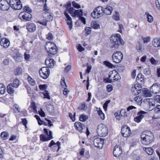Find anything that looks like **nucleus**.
<instances>
[{
    "label": "nucleus",
    "mask_w": 160,
    "mask_h": 160,
    "mask_svg": "<svg viewBox=\"0 0 160 160\" xmlns=\"http://www.w3.org/2000/svg\"><path fill=\"white\" fill-rule=\"evenodd\" d=\"M146 112L143 111H141L138 113V117L142 119L144 117V114H145Z\"/></svg>",
    "instance_id": "nucleus-50"
},
{
    "label": "nucleus",
    "mask_w": 160,
    "mask_h": 160,
    "mask_svg": "<svg viewBox=\"0 0 160 160\" xmlns=\"http://www.w3.org/2000/svg\"><path fill=\"white\" fill-rule=\"evenodd\" d=\"M146 100L149 103V104L150 107L149 110V111H151L154 108L155 102L153 100L152 98H147V99Z\"/></svg>",
    "instance_id": "nucleus-25"
},
{
    "label": "nucleus",
    "mask_w": 160,
    "mask_h": 160,
    "mask_svg": "<svg viewBox=\"0 0 160 160\" xmlns=\"http://www.w3.org/2000/svg\"><path fill=\"white\" fill-rule=\"evenodd\" d=\"M122 149L121 146L116 145L113 150V155L115 157H117L122 153Z\"/></svg>",
    "instance_id": "nucleus-18"
},
{
    "label": "nucleus",
    "mask_w": 160,
    "mask_h": 160,
    "mask_svg": "<svg viewBox=\"0 0 160 160\" xmlns=\"http://www.w3.org/2000/svg\"><path fill=\"white\" fill-rule=\"evenodd\" d=\"M88 118V116L84 114H82L79 118V120L82 122H84Z\"/></svg>",
    "instance_id": "nucleus-40"
},
{
    "label": "nucleus",
    "mask_w": 160,
    "mask_h": 160,
    "mask_svg": "<svg viewBox=\"0 0 160 160\" xmlns=\"http://www.w3.org/2000/svg\"><path fill=\"white\" fill-rule=\"evenodd\" d=\"M19 18L21 20L25 21H29L31 19L32 15L29 13H20L18 16Z\"/></svg>",
    "instance_id": "nucleus-12"
},
{
    "label": "nucleus",
    "mask_w": 160,
    "mask_h": 160,
    "mask_svg": "<svg viewBox=\"0 0 160 160\" xmlns=\"http://www.w3.org/2000/svg\"><path fill=\"white\" fill-rule=\"evenodd\" d=\"M121 78V77L120 75L116 72V74H115L113 79H112V81H117Z\"/></svg>",
    "instance_id": "nucleus-46"
},
{
    "label": "nucleus",
    "mask_w": 160,
    "mask_h": 160,
    "mask_svg": "<svg viewBox=\"0 0 160 160\" xmlns=\"http://www.w3.org/2000/svg\"><path fill=\"white\" fill-rule=\"evenodd\" d=\"M74 126L76 129L80 133L82 132L84 126L80 122H76L74 123Z\"/></svg>",
    "instance_id": "nucleus-22"
},
{
    "label": "nucleus",
    "mask_w": 160,
    "mask_h": 160,
    "mask_svg": "<svg viewBox=\"0 0 160 160\" xmlns=\"http://www.w3.org/2000/svg\"><path fill=\"white\" fill-rule=\"evenodd\" d=\"M113 18L116 21H118L119 20L120 15L118 13L116 12L115 13L113 16Z\"/></svg>",
    "instance_id": "nucleus-52"
},
{
    "label": "nucleus",
    "mask_w": 160,
    "mask_h": 160,
    "mask_svg": "<svg viewBox=\"0 0 160 160\" xmlns=\"http://www.w3.org/2000/svg\"><path fill=\"white\" fill-rule=\"evenodd\" d=\"M23 11L26 13H30L32 12L31 9L28 7L25 6L23 8Z\"/></svg>",
    "instance_id": "nucleus-55"
},
{
    "label": "nucleus",
    "mask_w": 160,
    "mask_h": 160,
    "mask_svg": "<svg viewBox=\"0 0 160 160\" xmlns=\"http://www.w3.org/2000/svg\"><path fill=\"white\" fill-rule=\"evenodd\" d=\"M143 91V95L145 97H150L151 96V93L148 89L144 88Z\"/></svg>",
    "instance_id": "nucleus-32"
},
{
    "label": "nucleus",
    "mask_w": 160,
    "mask_h": 160,
    "mask_svg": "<svg viewBox=\"0 0 160 160\" xmlns=\"http://www.w3.org/2000/svg\"><path fill=\"white\" fill-rule=\"evenodd\" d=\"M8 136V134L5 132H3L1 134V137L3 139L6 140Z\"/></svg>",
    "instance_id": "nucleus-47"
},
{
    "label": "nucleus",
    "mask_w": 160,
    "mask_h": 160,
    "mask_svg": "<svg viewBox=\"0 0 160 160\" xmlns=\"http://www.w3.org/2000/svg\"><path fill=\"white\" fill-rule=\"evenodd\" d=\"M44 133L46 134H41L40 136V140L43 142L50 140L53 138L52 132L49 129L46 128L43 129Z\"/></svg>",
    "instance_id": "nucleus-7"
},
{
    "label": "nucleus",
    "mask_w": 160,
    "mask_h": 160,
    "mask_svg": "<svg viewBox=\"0 0 160 160\" xmlns=\"http://www.w3.org/2000/svg\"><path fill=\"white\" fill-rule=\"evenodd\" d=\"M21 54L19 53L16 54L14 56V58L15 61L18 62H19L21 61Z\"/></svg>",
    "instance_id": "nucleus-42"
},
{
    "label": "nucleus",
    "mask_w": 160,
    "mask_h": 160,
    "mask_svg": "<svg viewBox=\"0 0 160 160\" xmlns=\"http://www.w3.org/2000/svg\"><path fill=\"white\" fill-rule=\"evenodd\" d=\"M110 102V100H108L104 103L103 105V108L105 111L107 110L108 104Z\"/></svg>",
    "instance_id": "nucleus-59"
},
{
    "label": "nucleus",
    "mask_w": 160,
    "mask_h": 160,
    "mask_svg": "<svg viewBox=\"0 0 160 160\" xmlns=\"http://www.w3.org/2000/svg\"><path fill=\"white\" fill-rule=\"evenodd\" d=\"M22 72V68L20 67H18L14 71L15 74L16 75L21 74Z\"/></svg>",
    "instance_id": "nucleus-30"
},
{
    "label": "nucleus",
    "mask_w": 160,
    "mask_h": 160,
    "mask_svg": "<svg viewBox=\"0 0 160 160\" xmlns=\"http://www.w3.org/2000/svg\"><path fill=\"white\" fill-rule=\"evenodd\" d=\"M85 30L86 34L87 35L90 34L91 32V28L90 27H85Z\"/></svg>",
    "instance_id": "nucleus-56"
},
{
    "label": "nucleus",
    "mask_w": 160,
    "mask_h": 160,
    "mask_svg": "<svg viewBox=\"0 0 160 160\" xmlns=\"http://www.w3.org/2000/svg\"><path fill=\"white\" fill-rule=\"evenodd\" d=\"M46 36L47 39L49 40H52L53 38V36L52 33L50 32Z\"/></svg>",
    "instance_id": "nucleus-64"
},
{
    "label": "nucleus",
    "mask_w": 160,
    "mask_h": 160,
    "mask_svg": "<svg viewBox=\"0 0 160 160\" xmlns=\"http://www.w3.org/2000/svg\"><path fill=\"white\" fill-rule=\"evenodd\" d=\"M142 39L144 43H147L150 41V38L149 37L142 38Z\"/></svg>",
    "instance_id": "nucleus-54"
},
{
    "label": "nucleus",
    "mask_w": 160,
    "mask_h": 160,
    "mask_svg": "<svg viewBox=\"0 0 160 160\" xmlns=\"http://www.w3.org/2000/svg\"><path fill=\"white\" fill-rule=\"evenodd\" d=\"M123 55L120 51H118L114 52L112 55V61L116 63H120L122 60Z\"/></svg>",
    "instance_id": "nucleus-8"
},
{
    "label": "nucleus",
    "mask_w": 160,
    "mask_h": 160,
    "mask_svg": "<svg viewBox=\"0 0 160 160\" xmlns=\"http://www.w3.org/2000/svg\"><path fill=\"white\" fill-rule=\"evenodd\" d=\"M113 10L112 8L110 6H107L106 7L104 8V14L106 15H109L112 13Z\"/></svg>",
    "instance_id": "nucleus-24"
},
{
    "label": "nucleus",
    "mask_w": 160,
    "mask_h": 160,
    "mask_svg": "<svg viewBox=\"0 0 160 160\" xmlns=\"http://www.w3.org/2000/svg\"><path fill=\"white\" fill-rule=\"evenodd\" d=\"M13 86H12L11 84H9L7 87V92L9 94L13 93L14 91Z\"/></svg>",
    "instance_id": "nucleus-31"
},
{
    "label": "nucleus",
    "mask_w": 160,
    "mask_h": 160,
    "mask_svg": "<svg viewBox=\"0 0 160 160\" xmlns=\"http://www.w3.org/2000/svg\"><path fill=\"white\" fill-rule=\"evenodd\" d=\"M72 4L73 7L75 8L79 9L81 8V6L80 5L78 4L75 1L72 2Z\"/></svg>",
    "instance_id": "nucleus-53"
},
{
    "label": "nucleus",
    "mask_w": 160,
    "mask_h": 160,
    "mask_svg": "<svg viewBox=\"0 0 160 160\" xmlns=\"http://www.w3.org/2000/svg\"><path fill=\"white\" fill-rule=\"evenodd\" d=\"M91 27L94 29H98L100 28V25L98 22L93 21L91 23Z\"/></svg>",
    "instance_id": "nucleus-33"
},
{
    "label": "nucleus",
    "mask_w": 160,
    "mask_h": 160,
    "mask_svg": "<svg viewBox=\"0 0 160 160\" xmlns=\"http://www.w3.org/2000/svg\"><path fill=\"white\" fill-rule=\"evenodd\" d=\"M145 14L146 16L148 22L150 23H152L153 21V17L147 12H146Z\"/></svg>",
    "instance_id": "nucleus-28"
},
{
    "label": "nucleus",
    "mask_w": 160,
    "mask_h": 160,
    "mask_svg": "<svg viewBox=\"0 0 160 160\" xmlns=\"http://www.w3.org/2000/svg\"><path fill=\"white\" fill-rule=\"evenodd\" d=\"M136 48L139 52H144V47L140 44L137 46Z\"/></svg>",
    "instance_id": "nucleus-48"
},
{
    "label": "nucleus",
    "mask_w": 160,
    "mask_h": 160,
    "mask_svg": "<svg viewBox=\"0 0 160 160\" xmlns=\"http://www.w3.org/2000/svg\"><path fill=\"white\" fill-rule=\"evenodd\" d=\"M136 80L137 82H141L144 81V77L141 73H139L136 78Z\"/></svg>",
    "instance_id": "nucleus-39"
},
{
    "label": "nucleus",
    "mask_w": 160,
    "mask_h": 160,
    "mask_svg": "<svg viewBox=\"0 0 160 160\" xmlns=\"http://www.w3.org/2000/svg\"><path fill=\"white\" fill-rule=\"evenodd\" d=\"M6 90V88L4 85L0 83V94H3L4 93Z\"/></svg>",
    "instance_id": "nucleus-44"
},
{
    "label": "nucleus",
    "mask_w": 160,
    "mask_h": 160,
    "mask_svg": "<svg viewBox=\"0 0 160 160\" xmlns=\"http://www.w3.org/2000/svg\"><path fill=\"white\" fill-rule=\"evenodd\" d=\"M106 88L107 91L109 92H111L113 89L112 86L110 84L108 85Z\"/></svg>",
    "instance_id": "nucleus-62"
},
{
    "label": "nucleus",
    "mask_w": 160,
    "mask_h": 160,
    "mask_svg": "<svg viewBox=\"0 0 160 160\" xmlns=\"http://www.w3.org/2000/svg\"><path fill=\"white\" fill-rule=\"evenodd\" d=\"M136 108L134 106H130L128 107L127 108V111L128 112L129 111L131 112H133L132 110L133 109H136Z\"/></svg>",
    "instance_id": "nucleus-63"
},
{
    "label": "nucleus",
    "mask_w": 160,
    "mask_h": 160,
    "mask_svg": "<svg viewBox=\"0 0 160 160\" xmlns=\"http://www.w3.org/2000/svg\"><path fill=\"white\" fill-rule=\"evenodd\" d=\"M159 38H156L153 39L152 43L153 46L155 47H159Z\"/></svg>",
    "instance_id": "nucleus-35"
},
{
    "label": "nucleus",
    "mask_w": 160,
    "mask_h": 160,
    "mask_svg": "<svg viewBox=\"0 0 160 160\" xmlns=\"http://www.w3.org/2000/svg\"><path fill=\"white\" fill-rule=\"evenodd\" d=\"M39 73L41 77L44 79H47L50 73V70L48 67H45L42 68L39 70Z\"/></svg>",
    "instance_id": "nucleus-9"
},
{
    "label": "nucleus",
    "mask_w": 160,
    "mask_h": 160,
    "mask_svg": "<svg viewBox=\"0 0 160 160\" xmlns=\"http://www.w3.org/2000/svg\"><path fill=\"white\" fill-rule=\"evenodd\" d=\"M44 96V98H47L48 99H50V97L49 95L48 92L47 91H45L42 92Z\"/></svg>",
    "instance_id": "nucleus-51"
},
{
    "label": "nucleus",
    "mask_w": 160,
    "mask_h": 160,
    "mask_svg": "<svg viewBox=\"0 0 160 160\" xmlns=\"http://www.w3.org/2000/svg\"><path fill=\"white\" fill-rule=\"evenodd\" d=\"M103 64L109 68H112L114 67V66L112 63L108 61H104Z\"/></svg>",
    "instance_id": "nucleus-45"
},
{
    "label": "nucleus",
    "mask_w": 160,
    "mask_h": 160,
    "mask_svg": "<svg viewBox=\"0 0 160 160\" xmlns=\"http://www.w3.org/2000/svg\"><path fill=\"white\" fill-rule=\"evenodd\" d=\"M114 115L117 119L119 120L122 117H127V113L125 109H122L120 111L115 112Z\"/></svg>",
    "instance_id": "nucleus-15"
},
{
    "label": "nucleus",
    "mask_w": 160,
    "mask_h": 160,
    "mask_svg": "<svg viewBox=\"0 0 160 160\" xmlns=\"http://www.w3.org/2000/svg\"><path fill=\"white\" fill-rule=\"evenodd\" d=\"M110 40L112 48H118L119 46L123 45L124 42L122 39L120 35L119 34H114L112 35Z\"/></svg>",
    "instance_id": "nucleus-3"
},
{
    "label": "nucleus",
    "mask_w": 160,
    "mask_h": 160,
    "mask_svg": "<svg viewBox=\"0 0 160 160\" xmlns=\"http://www.w3.org/2000/svg\"><path fill=\"white\" fill-rule=\"evenodd\" d=\"M77 48L79 52H81L83 51L85 49L80 44H78L77 46Z\"/></svg>",
    "instance_id": "nucleus-60"
},
{
    "label": "nucleus",
    "mask_w": 160,
    "mask_h": 160,
    "mask_svg": "<svg viewBox=\"0 0 160 160\" xmlns=\"http://www.w3.org/2000/svg\"><path fill=\"white\" fill-rule=\"evenodd\" d=\"M45 63L47 67L52 68L54 66L55 62L53 59L48 58L46 59Z\"/></svg>",
    "instance_id": "nucleus-20"
},
{
    "label": "nucleus",
    "mask_w": 160,
    "mask_h": 160,
    "mask_svg": "<svg viewBox=\"0 0 160 160\" xmlns=\"http://www.w3.org/2000/svg\"><path fill=\"white\" fill-rule=\"evenodd\" d=\"M93 144L95 147L101 149L104 144V139L99 138H95L93 140Z\"/></svg>",
    "instance_id": "nucleus-11"
},
{
    "label": "nucleus",
    "mask_w": 160,
    "mask_h": 160,
    "mask_svg": "<svg viewBox=\"0 0 160 160\" xmlns=\"http://www.w3.org/2000/svg\"><path fill=\"white\" fill-rule=\"evenodd\" d=\"M121 134L124 137H128L130 135L131 133L130 128L127 125H124L123 126L121 130Z\"/></svg>",
    "instance_id": "nucleus-10"
},
{
    "label": "nucleus",
    "mask_w": 160,
    "mask_h": 160,
    "mask_svg": "<svg viewBox=\"0 0 160 160\" xmlns=\"http://www.w3.org/2000/svg\"><path fill=\"white\" fill-rule=\"evenodd\" d=\"M145 150L147 154L149 155H152L154 151L153 149L150 147L146 148Z\"/></svg>",
    "instance_id": "nucleus-43"
},
{
    "label": "nucleus",
    "mask_w": 160,
    "mask_h": 160,
    "mask_svg": "<svg viewBox=\"0 0 160 160\" xmlns=\"http://www.w3.org/2000/svg\"><path fill=\"white\" fill-rule=\"evenodd\" d=\"M0 44L2 47L7 48L9 46L10 42L8 39L6 38H3L1 41Z\"/></svg>",
    "instance_id": "nucleus-21"
},
{
    "label": "nucleus",
    "mask_w": 160,
    "mask_h": 160,
    "mask_svg": "<svg viewBox=\"0 0 160 160\" xmlns=\"http://www.w3.org/2000/svg\"><path fill=\"white\" fill-rule=\"evenodd\" d=\"M104 14V8L101 6H99L94 9L91 13V16L94 18H98Z\"/></svg>",
    "instance_id": "nucleus-6"
},
{
    "label": "nucleus",
    "mask_w": 160,
    "mask_h": 160,
    "mask_svg": "<svg viewBox=\"0 0 160 160\" xmlns=\"http://www.w3.org/2000/svg\"><path fill=\"white\" fill-rule=\"evenodd\" d=\"M61 84L62 88L67 87V86L65 82V78L64 77H62L61 78Z\"/></svg>",
    "instance_id": "nucleus-49"
},
{
    "label": "nucleus",
    "mask_w": 160,
    "mask_h": 160,
    "mask_svg": "<svg viewBox=\"0 0 160 160\" xmlns=\"http://www.w3.org/2000/svg\"><path fill=\"white\" fill-rule=\"evenodd\" d=\"M22 8L20 0L17 1V3L12 6V8L15 10H20Z\"/></svg>",
    "instance_id": "nucleus-26"
},
{
    "label": "nucleus",
    "mask_w": 160,
    "mask_h": 160,
    "mask_svg": "<svg viewBox=\"0 0 160 160\" xmlns=\"http://www.w3.org/2000/svg\"><path fill=\"white\" fill-rule=\"evenodd\" d=\"M44 17L45 18V19L46 21H52L53 19V17L51 16L49 13L46 12L45 13V15H43Z\"/></svg>",
    "instance_id": "nucleus-27"
},
{
    "label": "nucleus",
    "mask_w": 160,
    "mask_h": 160,
    "mask_svg": "<svg viewBox=\"0 0 160 160\" xmlns=\"http://www.w3.org/2000/svg\"><path fill=\"white\" fill-rule=\"evenodd\" d=\"M27 79L28 82L32 86L35 85L36 84L35 81L30 76H28Z\"/></svg>",
    "instance_id": "nucleus-38"
},
{
    "label": "nucleus",
    "mask_w": 160,
    "mask_h": 160,
    "mask_svg": "<svg viewBox=\"0 0 160 160\" xmlns=\"http://www.w3.org/2000/svg\"><path fill=\"white\" fill-rule=\"evenodd\" d=\"M26 28L29 32H33L36 30V26L33 23H28L26 26Z\"/></svg>",
    "instance_id": "nucleus-19"
},
{
    "label": "nucleus",
    "mask_w": 160,
    "mask_h": 160,
    "mask_svg": "<svg viewBox=\"0 0 160 160\" xmlns=\"http://www.w3.org/2000/svg\"><path fill=\"white\" fill-rule=\"evenodd\" d=\"M97 131L98 135L101 137H105L108 133L107 127L103 124H100L98 126Z\"/></svg>",
    "instance_id": "nucleus-5"
},
{
    "label": "nucleus",
    "mask_w": 160,
    "mask_h": 160,
    "mask_svg": "<svg viewBox=\"0 0 160 160\" xmlns=\"http://www.w3.org/2000/svg\"><path fill=\"white\" fill-rule=\"evenodd\" d=\"M134 100L137 104L140 105L141 104L142 100V98L139 96H138L134 98Z\"/></svg>",
    "instance_id": "nucleus-37"
},
{
    "label": "nucleus",
    "mask_w": 160,
    "mask_h": 160,
    "mask_svg": "<svg viewBox=\"0 0 160 160\" xmlns=\"http://www.w3.org/2000/svg\"><path fill=\"white\" fill-rule=\"evenodd\" d=\"M10 7L8 2L6 0H1L0 1V9L2 11H7Z\"/></svg>",
    "instance_id": "nucleus-13"
},
{
    "label": "nucleus",
    "mask_w": 160,
    "mask_h": 160,
    "mask_svg": "<svg viewBox=\"0 0 160 160\" xmlns=\"http://www.w3.org/2000/svg\"><path fill=\"white\" fill-rule=\"evenodd\" d=\"M150 61L152 64L154 65H157L158 61L155 60L153 57H152L150 59Z\"/></svg>",
    "instance_id": "nucleus-61"
},
{
    "label": "nucleus",
    "mask_w": 160,
    "mask_h": 160,
    "mask_svg": "<svg viewBox=\"0 0 160 160\" xmlns=\"http://www.w3.org/2000/svg\"><path fill=\"white\" fill-rule=\"evenodd\" d=\"M151 92L153 93L156 94L160 91V84L158 83L153 84L150 89Z\"/></svg>",
    "instance_id": "nucleus-16"
},
{
    "label": "nucleus",
    "mask_w": 160,
    "mask_h": 160,
    "mask_svg": "<svg viewBox=\"0 0 160 160\" xmlns=\"http://www.w3.org/2000/svg\"><path fill=\"white\" fill-rule=\"evenodd\" d=\"M116 72L115 70H112L110 72L108 73V77L104 79V82L106 83H110L112 82V79L114 78V76L116 74Z\"/></svg>",
    "instance_id": "nucleus-14"
},
{
    "label": "nucleus",
    "mask_w": 160,
    "mask_h": 160,
    "mask_svg": "<svg viewBox=\"0 0 160 160\" xmlns=\"http://www.w3.org/2000/svg\"><path fill=\"white\" fill-rule=\"evenodd\" d=\"M97 110L99 116H100L101 119L102 120H104L105 119L104 114L103 113L102 111L100 109V108H97Z\"/></svg>",
    "instance_id": "nucleus-34"
},
{
    "label": "nucleus",
    "mask_w": 160,
    "mask_h": 160,
    "mask_svg": "<svg viewBox=\"0 0 160 160\" xmlns=\"http://www.w3.org/2000/svg\"><path fill=\"white\" fill-rule=\"evenodd\" d=\"M48 112L51 113H52L54 112V108L52 105H48L46 106Z\"/></svg>",
    "instance_id": "nucleus-41"
},
{
    "label": "nucleus",
    "mask_w": 160,
    "mask_h": 160,
    "mask_svg": "<svg viewBox=\"0 0 160 160\" xmlns=\"http://www.w3.org/2000/svg\"><path fill=\"white\" fill-rule=\"evenodd\" d=\"M18 0H10L9 5L12 8V6L17 3V1Z\"/></svg>",
    "instance_id": "nucleus-58"
},
{
    "label": "nucleus",
    "mask_w": 160,
    "mask_h": 160,
    "mask_svg": "<svg viewBox=\"0 0 160 160\" xmlns=\"http://www.w3.org/2000/svg\"><path fill=\"white\" fill-rule=\"evenodd\" d=\"M66 88L67 87H65L63 88H64V89L63 90V95L66 96V97H67V94L69 92V91Z\"/></svg>",
    "instance_id": "nucleus-57"
},
{
    "label": "nucleus",
    "mask_w": 160,
    "mask_h": 160,
    "mask_svg": "<svg viewBox=\"0 0 160 160\" xmlns=\"http://www.w3.org/2000/svg\"><path fill=\"white\" fill-rule=\"evenodd\" d=\"M45 49L47 52L51 54H55L58 52V48L53 42H48L45 44Z\"/></svg>",
    "instance_id": "nucleus-4"
},
{
    "label": "nucleus",
    "mask_w": 160,
    "mask_h": 160,
    "mask_svg": "<svg viewBox=\"0 0 160 160\" xmlns=\"http://www.w3.org/2000/svg\"><path fill=\"white\" fill-rule=\"evenodd\" d=\"M142 142L145 145H148L154 140V135L153 133L149 131H146L142 133L141 136Z\"/></svg>",
    "instance_id": "nucleus-2"
},
{
    "label": "nucleus",
    "mask_w": 160,
    "mask_h": 160,
    "mask_svg": "<svg viewBox=\"0 0 160 160\" xmlns=\"http://www.w3.org/2000/svg\"><path fill=\"white\" fill-rule=\"evenodd\" d=\"M64 6L66 8L64 13L66 18V20L70 30H71L72 27V20L71 18L68 13H69L72 17L75 18L77 15H80L81 14V9L75 10L73 7H71V3L70 2H68Z\"/></svg>",
    "instance_id": "nucleus-1"
},
{
    "label": "nucleus",
    "mask_w": 160,
    "mask_h": 160,
    "mask_svg": "<svg viewBox=\"0 0 160 160\" xmlns=\"http://www.w3.org/2000/svg\"><path fill=\"white\" fill-rule=\"evenodd\" d=\"M13 88H17L19 85V81L18 79H15L12 83H11Z\"/></svg>",
    "instance_id": "nucleus-29"
},
{
    "label": "nucleus",
    "mask_w": 160,
    "mask_h": 160,
    "mask_svg": "<svg viewBox=\"0 0 160 160\" xmlns=\"http://www.w3.org/2000/svg\"><path fill=\"white\" fill-rule=\"evenodd\" d=\"M141 85L138 84H136L132 86L131 88V90L133 94L135 95H138L141 92Z\"/></svg>",
    "instance_id": "nucleus-17"
},
{
    "label": "nucleus",
    "mask_w": 160,
    "mask_h": 160,
    "mask_svg": "<svg viewBox=\"0 0 160 160\" xmlns=\"http://www.w3.org/2000/svg\"><path fill=\"white\" fill-rule=\"evenodd\" d=\"M81 11H82L81 14H80V15H77L75 17H78L79 18V19L80 20H81V21L82 22H83L84 24H86V19L82 17L83 12H82V10H81Z\"/></svg>",
    "instance_id": "nucleus-36"
},
{
    "label": "nucleus",
    "mask_w": 160,
    "mask_h": 160,
    "mask_svg": "<svg viewBox=\"0 0 160 160\" xmlns=\"http://www.w3.org/2000/svg\"><path fill=\"white\" fill-rule=\"evenodd\" d=\"M61 145L60 142L58 141L56 143H55L53 140H52L50 142L48 145V147L51 148L52 146L55 145L53 146L52 147L54 148H57L58 147V149L57 151L58 152L59 149L60 148V145Z\"/></svg>",
    "instance_id": "nucleus-23"
}]
</instances>
